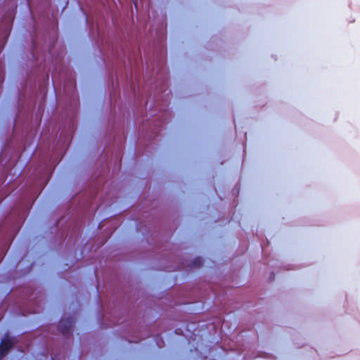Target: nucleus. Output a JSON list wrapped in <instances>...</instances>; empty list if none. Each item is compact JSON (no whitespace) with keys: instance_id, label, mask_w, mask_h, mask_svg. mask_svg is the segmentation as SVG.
Listing matches in <instances>:
<instances>
[{"instance_id":"16","label":"nucleus","mask_w":360,"mask_h":360,"mask_svg":"<svg viewBox=\"0 0 360 360\" xmlns=\"http://www.w3.org/2000/svg\"><path fill=\"white\" fill-rule=\"evenodd\" d=\"M122 51L123 55L125 56L126 55L125 50L124 49H122Z\"/></svg>"},{"instance_id":"19","label":"nucleus","mask_w":360,"mask_h":360,"mask_svg":"<svg viewBox=\"0 0 360 360\" xmlns=\"http://www.w3.org/2000/svg\"><path fill=\"white\" fill-rule=\"evenodd\" d=\"M93 198H94V196H93V193H91V200H93Z\"/></svg>"},{"instance_id":"1","label":"nucleus","mask_w":360,"mask_h":360,"mask_svg":"<svg viewBox=\"0 0 360 360\" xmlns=\"http://www.w3.org/2000/svg\"><path fill=\"white\" fill-rule=\"evenodd\" d=\"M197 326L194 322L187 323L184 328H176L174 333L188 337L193 341L197 340L196 345L190 349L191 360H222L226 356V350L219 345L218 341L210 346L203 342L202 335L196 333Z\"/></svg>"},{"instance_id":"7","label":"nucleus","mask_w":360,"mask_h":360,"mask_svg":"<svg viewBox=\"0 0 360 360\" xmlns=\"http://www.w3.org/2000/svg\"><path fill=\"white\" fill-rule=\"evenodd\" d=\"M154 340L158 348H161L165 345V342L160 333H158L154 336Z\"/></svg>"},{"instance_id":"13","label":"nucleus","mask_w":360,"mask_h":360,"mask_svg":"<svg viewBox=\"0 0 360 360\" xmlns=\"http://www.w3.org/2000/svg\"><path fill=\"white\" fill-rule=\"evenodd\" d=\"M126 25H132L133 27L134 26V28L135 29H138V27H137V25L138 24H134V23H132V24H125Z\"/></svg>"},{"instance_id":"14","label":"nucleus","mask_w":360,"mask_h":360,"mask_svg":"<svg viewBox=\"0 0 360 360\" xmlns=\"http://www.w3.org/2000/svg\"><path fill=\"white\" fill-rule=\"evenodd\" d=\"M93 147L91 146V161L93 160L94 159V154H93Z\"/></svg>"},{"instance_id":"20","label":"nucleus","mask_w":360,"mask_h":360,"mask_svg":"<svg viewBox=\"0 0 360 360\" xmlns=\"http://www.w3.org/2000/svg\"><path fill=\"white\" fill-rule=\"evenodd\" d=\"M93 273H94V274L95 275V276H96V271H95V270L93 271Z\"/></svg>"},{"instance_id":"23","label":"nucleus","mask_w":360,"mask_h":360,"mask_svg":"<svg viewBox=\"0 0 360 360\" xmlns=\"http://www.w3.org/2000/svg\"><path fill=\"white\" fill-rule=\"evenodd\" d=\"M147 104H148V101H146L145 103L146 106L147 105Z\"/></svg>"},{"instance_id":"9","label":"nucleus","mask_w":360,"mask_h":360,"mask_svg":"<svg viewBox=\"0 0 360 360\" xmlns=\"http://www.w3.org/2000/svg\"><path fill=\"white\" fill-rule=\"evenodd\" d=\"M159 317V309L155 310L153 313L151 314V322L154 323L155 322Z\"/></svg>"},{"instance_id":"8","label":"nucleus","mask_w":360,"mask_h":360,"mask_svg":"<svg viewBox=\"0 0 360 360\" xmlns=\"http://www.w3.org/2000/svg\"><path fill=\"white\" fill-rule=\"evenodd\" d=\"M94 25V24H91V48H93L94 46V44L97 42L96 41V38H95Z\"/></svg>"},{"instance_id":"12","label":"nucleus","mask_w":360,"mask_h":360,"mask_svg":"<svg viewBox=\"0 0 360 360\" xmlns=\"http://www.w3.org/2000/svg\"><path fill=\"white\" fill-rule=\"evenodd\" d=\"M157 270H160V271H168V270L167 269V267H166V266H159V267L157 269Z\"/></svg>"},{"instance_id":"3","label":"nucleus","mask_w":360,"mask_h":360,"mask_svg":"<svg viewBox=\"0 0 360 360\" xmlns=\"http://www.w3.org/2000/svg\"><path fill=\"white\" fill-rule=\"evenodd\" d=\"M14 338L6 337L5 338L0 345V359H2L7 352L14 345Z\"/></svg>"},{"instance_id":"6","label":"nucleus","mask_w":360,"mask_h":360,"mask_svg":"<svg viewBox=\"0 0 360 360\" xmlns=\"http://www.w3.org/2000/svg\"><path fill=\"white\" fill-rule=\"evenodd\" d=\"M167 122H168L167 120H160L158 123H156L155 126L157 128L155 129V134L158 135L162 129L165 127V125L167 124Z\"/></svg>"},{"instance_id":"10","label":"nucleus","mask_w":360,"mask_h":360,"mask_svg":"<svg viewBox=\"0 0 360 360\" xmlns=\"http://www.w3.org/2000/svg\"><path fill=\"white\" fill-rule=\"evenodd\" d=\"M168 78H166L165 80L162 82V86H161V91H165L167 89V84L166 82V80H167Z\"/></svg>"},{"instance_id":"22","label":"nucleus","mask_w":360,"mask_h":360,"mask_svg":"<svg viewBox=\"0 0 360 360\" xmlns=\"http://www.w3.org/2000/svg\"><path fill=\"white\" fill-rule=\"evenodd\" d=\"M114 51H115L114 48H113V46H112V52H114Z\"/></svg>"},{"instance_id":"17","label":"nucleus","mask_w":360,"mask_h":360,"mask_svg":"<svg viewBox=\"0 0 360 360\" xmlns=\"http://www.w3.org/2000/svg\"><path fill=\"white\" fill-rule=\"evenodd\" d=\"M91 219H92V218H93V217L94 216V212H93L92 211H91Z\"/></svg>"},{"instance_id":"21","label":"nucleus","mask_w":360,"mask_h":360,"mask_svg":"<svg viewBox=\"0 0 360 360\" xmlns=\"http://www.w3.org/2000/svg\"><path fill=\"white\" fill-rule=\"evenodd\" d=\"M131 27L126 26V29H131Z\"/></svg>"},{"instance_id":"18","label":"nucleus","mask_w":360,"mask_h":360,"mask_svg":"<svg viewBox=\"0 0 360 360\" xmlns=\"http://www.w3.org/2000/svg\"><path fill=\"white\" fill-rule=\"evenodd\" d=\"M238 192H239V187H237V188H236V193H238Z\"/></svg>"},{"instance_id":"4","label":"nucleus","mask_w":360,"mask_h":360,"mask_svg":"<svg viewBox=\"0 0 360 360\" xmlns=\"http://www.w3.org/2000/svg\"><path fill=\"white\" fill-rule=\"evenodd\" d=\"M204 259L200 256H196L188 264L190 268H199L203 265Z\"/></svg>"},{"instance_id":"11","label":"nucleus","mask_w":360,"mask_h":360,"mask_svg":"<svg viewBox=\"0 0 360 360\" xmlns=\"http://www.w3.org/2000/svg\"><path fill=\"white\" fill-rule=\"evenodd\" d=\"M274 278H275V275H274V272H271L270 276H269V281H272L274 280Z\"/></svg>"},{"instance_id":"15","label":"nucleus","mask_w":360,"mask_h":360,"mask_svg":"<svg viewBox=\"0 0 360 360\" xmlns=\"http://www.w3.org/2000/svg\"><path fill=\"white\" fill-rule=\"evenodd\" d=\"M101 153H103L105 150V148L103 146H101Z\"/></svg>"},{"instance_id":"5","label":"nucleus","mask_w":360,"mask_h":360,"mask_svg":"<svg viewBox=\"0 0 360 360\" xmlns=\"http://www.w3.org/2000/svg\"><path fill=\"white\" fill-rule=\"evenodd\" d=\"M59 327L62 333H68V331L72 327V323L71 321H62L60 323Z\"/></svg>"},{"instance_id":"2","label":"nucleus","mask_w":360,"mask_h":360,"mask_svg":"<svg viewBox=\"0 0 360 360\" xmlns=\"http://www.w3.org/2000/svg\"><path fill=\"white\" fill-rule=\"evenodd\" d=\"M153 37V31L155 30V37L153 38L154 43H156L159 48L163 51L166 56L167 53V23L165 24H150L148 28Z\"/></svg>"}]
</instances>
